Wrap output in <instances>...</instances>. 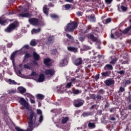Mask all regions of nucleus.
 Returning <instances> with one entry per match:
<instances>
[{
    "mask_svg": "<svg viewBox=\"0 0 131 131\" xmlns=\"http://www.w3.org/2000/svg\"><path fill=\"white\" fill-rule=\"evenodd\" d=\"M36 114L33 111H31L28 116V127L26 130L21 129L19 127H16L15 129L17 131H32L35 127L36 124Z\"/></svg>",
    "mask_w": 131,
    "mask_h": 131,
    "instance_id": "1",
    "label": "nucleus"
},
{
    "mask_svg": "<svg viewBox=\"0 0 131 131\" xmlns=\"http://www.w3.org/2000/svg\"><path fill=\"white\" fill-rule=\"evenodd\" d=\"M19 27V23L16 21L11 24H10L5 29V32H8V33H10L15 30L16 28Z\"/></svg>",
    "mask_w": 131,
    "mask_h": 131,
    "instance_id": "2",
    "label": "nucleus"
},
{
    "mask_svg": "<svg viewBox=\"0 0 131 131\" xmlns=\"http://www.w3.org/2000/svg\"><path fill=\"white\" fill-rule=\"evenodd\" d=\"M77 23L75 21H73L71 23L68 24L66 27V28L64 29L65 31H70V32H73L74 29L77 28Z\"/></svg>",
    "mask_w": 131,
    "mask_h": 131,
    "instance_id": "3",
    "label": "nucleus"
},
{
    "mask_svg": "<svg viewBox=\"0 0 131 131\" xmlns=\"http://www.w3.org/2000/svg\"><path fill=\"white\" fill-rule=\"evenodd\" d=\"M19 11L23 12V13L18 14V16L20 17L25 18H31V17H32V14L28 12V9L27 8H22V9H19Z\"/></svg>",
    "mask_w": 131,
    "mask_h": 131,
    "instance_id": "4",
    "label": "nucleus"
},
{
    "mask_svg": "<svg viewBox=\"0 0 131 131\" xmlns=\"http://www.w3.org/2000/svg\"><path fill=\"white\" fill-rule=\"evenodd\" d=\"M56 70L53 69H47L45 71V74L48 77H52L53 75H55Z\"/></svg>",
    "mask_w": 131,
    "mask_h": 131,
    "instance_id": "5",
    "label": "nucleus"
},
{
    "mask_svg": "<svg viewBox=\"0 0 131 131\" xmlns=\"http://www.w3.org/2000/svg\"><path fill=\"white\" fill-rule=\"evenodd\" d=\"M73 105L75 106V107L78 108L79 107H80L83 105V101L82 100L75 99L73 101Z\"/></svg>",
    "mask_w": 131,
    "mask_h": 131,
    "instance_id": "6",
    "label": "nucleus"
},
{
    "mask_svg": "<svg viewBox=\"0 0 131 131\" xmlns=\"http://www.w3.org/2000/svg\"><path fill=\"white\" fill-rule=\"evenodd\" d=\"M29 22L32 25H34V26H37L38 24H39V21L38 19L36 18H30L29 19Z\"/></svg>",
    "mask_w": 131,
    "mask_h": 131,
    "instance_id": "7",
    "label": "nucleus"
},
{
    "mask_svg": "<svg viewBox=\"0 0 131 131\" xmlns=\"http://www.w3.org/2000/svg\"><path fill=\"white\" fill-rule=\"evenodd\" d=\"M88 38L89 39H91L92 41H94V42H98V41H99L98 36H95L93 33H91L89 34Z\"/></svg>",
    "mask_w": 131,
    "mask_h": 131,
    "instance_id": "8",
    "label": "nucleus"
},
{
    "mask_svg": "<svg viewBox=\"0 0 131 131\" xmlns=\"http://www.w3.org/2000/svg\"><path fill=\"white\" fill-rule=\"evenodd\" d=\"M19 102L20 105H21L23 107H24V108H25L26 109H27L28 108V103L26 102V100H25V99L21 98Z\"/></svg>",
    "mask_w": 131,
    "mask_h": 131,
    "instance_id": "9",
    "label": "nucleus"
},
{
    "mask_svg": "<svg viewBox=\"0 0 131 131\" xmlns=\"http://www.w3.org/2000/svg\"><path fill=\"white\" fill-rule=\"evenodd\" d=\"M104 83L107 86H110V85H113V84L115 83V82L114 81V80H113V79L108 78L104 81Z\"/></svg>",
    "mask_w": 131,
    "mask_h": 131,
    "instance_id": "10",
    "label": "nucleus"
},
{
    "mask_svg": "<svg viewBox=\"0 0 131 131\" xmlns=\"http://www.w3.org/2000/svg\"><path fill=\"white\" fill-rule=\"evenodd\" d=\"M74 64L76 66L81 65V64H82V59L81 58H78L75 59Z\"/></svg>",
    "mask_w": 131,
    "mask_h": 131,
    "instance_id": "11",
    "label": "nucleus"
},
{
    "mask_svg": "<svg viewBox=\"0 0 131 131\" xmlns=\"http://www.w3.org/2000/svg\"><path fill=\"white\" fill-rule=\"evenodd\" d=\"M35 80H36L38 82H42L45 80V75L43 74H40L39 76V78L38 79H34Z\"/></svg>",
    "mask_w": 131,
    "mask_h": 131,
    "instance_id": "12",
    "label": "nucleus"
},
{
    "mask_svg": "<svg viewBox=\"0 0 131 131\" xmlns=\"http://www.w3.org/2000/svg\"><path fill=\"white\" fill-rule=\"evenodd\" d=\"M87 19H88L90 22H96V17L94 14H91L87 16Z\"/></svg>",
    "mask_w": 131,
    "mask_h": 131,
    "instance_id": "13",
    "label": "nucleus"
},
{
    "mask_svg": "<svg viewBox=\"0 0 131 131\" xmlns=\"http://www.w3.org/2000/svg\"><path fill=\"white\" fill-rule=\"evenodd\" d=\"M96 32H98V33H102L103 32V27L102 26H99L95 28L94 34L97 35V34H96Z\"/></svg>",
    "mask_w": 131,
    "mask_h": 131,
    "instance_id": "14",
    "label": "nucleus"
},
{
    "mask_svg": "<svg viewBox=\"0 0 131 131\" xmlns=\"http://www.w3.org/2000/svg\"><path fill=\"white\" fill-rule=\"evenodd\" d=\"M67 64H68V61H67V59H63L60 61L59 63V66L60 67H63V66H66V65H67Z\"/></svg>",
    "mask_w": 131,
    "mask_h": 131,
    "instance_id": "15",
    "label": "nucleus"
},
{
    "mask_svg": "<svg viewBox=\"0 0 131 131\" xmlns=\"http://www.w3.org/2000/svg\"><path fill=\"white\" fill-rule=\"evenodd\" d=\"M8 21V19H6V18H4V17H0V24L1 25H5V24H7Z\"/></svg>",
    "mask_w": 131,
    "mask_h": 131,
    "instance_id": "16",
    "label": "nucleus"
},
{
    "mask_svg": "<svg viewBox=\"0 0 131 131\" xmlns=\"http://www.w3.org/2000/svg\"><path fill=\"white\" fill-rule=\"evenodd\" d=\"M55 40V39L54 38V36H50L48 39V41L47 42V45H50V43H53L54 42V41Z\"/></svg>",
    "mask_w": 131,
    "mask_h": 131,
    "instance_id": "17",
    "label": "nucleus"
},
{
    "mask_svg": "<svg viewBox=\"0 0 131 131\" xmlns=\"http://www.w3.org/2000/svg\"><path fill=\"white\" fill-rule=\"evenodd\" d=\"M104 70H113V66L111 64H106L104 67Z\"/></svg>",
    "mask_w": 131,
    "mask_h": 131,
    "instance_id": "18",
    "label": "nucleus"
},
{
    "mask_svg": "<svg viewBox=\"0 0 131 131\" xmlns=\"http://www.w3.org/2000/svg\"><path fill=\"white\" fill-rule=\"evenodd\" d=\"M44 64L46 65V66H51L52 65L51 59L49 58L45 59L44 60Z\"/></svg>",
    "mask_w": 131,
    "mask_h": 131,
    "instance_id": "19",
    "label": "nucleus"
},
{
    "mask_svg": "<svg viewBox=\"0 0 131 131\" xmlns=\"http://www.w3.org/2000/svg\"><path fill=\"white\" fill-rule=\"evenodd\" d=\"M17 90L20 94H25V93H26V89L23 86L18 87Z\"/></svg>",
    "mask_w": 131,
    "mask_h": 131,
    "instance_id": "20",
    "label": "nucleus"
},
{
    "mask_svg": "<svg viewBox=\"0 0 131 131\" xmlns=\"http://www.w3.org/2000/svg\"><path fill=\"white\" fill-rule=\"evenodd\" d=\"M33 58L34 59H35V61H38L39 60V58L40 57L39 56V55L37 54L36 52H34L33 53Z\"/></svg>",
    "mask_w": 131,
    "mask_h": 131,
    "instance_id": "21",
    "label": "nucleus"
},
{
    "mask_svg": "<svg viewBox=\"0 0 131 131\" xmlns=\"http://www.w3.org/2000/svg\"><path fill=\"white\" fill-rule=\"evenodd\" d=\"M49 8H48V5H45L43 7V12L44 14H46V15H48L49 14Z\"/></svg>",
    "mask_w": 131,
    "mask_h": 131,
    "instance_id": "22",
    "label": "nucleus"
},
{
    "mask_svg": "<svg viewBox=\"0 0 131 131\" xmlns=\"http://www.w3.org/2000/svg\"><path fill=\"white\" fill-rule=\"evenodd\" d=\"M118 60V58L117 57H113V58H112V60L110 63L111 65H115Z\"/></svg>",
    "mask_w": 131,
    "mask_h": 131,
    "instance_id": "23",
    "label": "nucleus"
},
{
    "mask_svg": "<svg viewBox=\"0 0 131 131\" xmlns=\"http://www.w3.org/2000/svg\"><path fill=\"white\" fill-rule=\"evenodd\" d=\"M110 74H111V72L110 71H106L101 73V75L103 77H107L108 76H110Z\"/></svg>",
    "mask_w": 131,
    "mask_h": 131,
    "instance_id": "24",
    "label": "nucleus"
},
{
    "mask_svg": "<svg viewBox=\"0 0 131 131\" xmlns=\"http://www.w3.org/2000/svg\"><path fill=\"white\" fill-rule=\"evenodd\" d=\"M16 55H17V51H14L11 54L10 59L12 62H15V57H16Z\"/></svg>",
    "mask_w": 131,
    "mask_h": 131,
    "instance_id": "25",
    "label": "nucleus"
},
{
    "mask_svg": "<svg viewBox=\"0 0 131 131\" xmlns=\"http://www.w3.org/2000/svg\"><path fill=\"white\" fill-rule=\"evenodd\" d=\"M68 120H69V118L68 117H62L61 119V123L62 124H65Z\"/></svg>",
    "mask_w": 131,
    "mask_h": 131,
    "instance_id": "26",
    "label": "nucleus"
},
{
    "mask_svg": "<svg viewBox=\"0 0 131 131\" xmlns=\"http://www.w3.org/2000/svg\"><path fill=\"white\" fill-rule=\"evenodd\" d=\"M68 51H70L71 52H74V53H76V52H77V48L74 47H68Z\"/></svg>",
    "mask_w": 131,
    "mask_h": 131,
    "instance_id": "27",
    "label": "nucleus"
},
{
    "mask_svg": "<svg viewBox=\"0 0 131 131\" xmlns=\"http://www.w3.org/2000/svg\"><path fill=\"white\" fill-rule=\"evenodd\" d=\"M64 89V86H61L60 88H58L57 89V93L58 94H63L64 93V90H63Z\"/></svg>",
    "mask_w": 131,
    "mask_h": 131,
    "instance_id": "28",
    "label": "nucleus"
},
{
    "mask_svg": "<svg viewBox=\"0 0 131 131\" xmlns=\"http://www.w3.org/2000/svg\"><path fill=\"white\" fill-rule=\"evenodd\" d=\"M50 17H51V18H52V19H58L59 18V15H57L56 14H50Z\"/></svg>",
    "mask_w": 131,
    "mask_h": 131,
    "instance_id": "29",
    "label": "nucleus"
},
{
    "mask_svg": "<svg viewBox=\"0 0 131 131\" xmlns=\"http://www.w3.org/2000/svg\"><path fill=\"white\" fill-rule=\"evenodd\" d=\"M40 32V28H38V29H33L32 30V34H35V33H38V32Z\"/></svg>",
    "mask_w": 131,
    "mask_h": 131,
    "instance_id": "30",
    "label": "nucleus"
},
{
    "mask_svg": "<svg viewBox=\"0 0 131 131\" xmlns=\"http://www.w3.org/2000/svg\"><path fill=\"white\" fill-rule=\"evenodd\" d=\"M8 82L9 83V84H14V85L17 84V83L16 81H15V80H12L11 79H8Z\"/></svg>",
    "mask_w": 131,
    "mask_h": 131,
    "instance_id": "31",
    "label": "nucleus"
},
{
    "mask_svg": "<svg viewBox=\"0 0 131 131\" xmlns=\"http://www.w3.org/2000/svg\"><path fill=\"white\" fill-rule=\"evenodd\" d=\"M88 126L90 128H95V127H96V125L94 123L89 122L88 123Z\"/></svg>",
    "mask_w": 131,
    "mask_h": 131,
    "instance_id": "32",
    "label": "nucleus"
},
{
    "mask_svg": "<svg viewBox=\"0 0 131 131\" xmlns=\"http://www.w3.org/2000/svg\"><path fill=\"white\" fill-rule=\"evenodd\" d=\"M92 115V113L91 112H84L82 114V116L84 117H86L88 116H90Z\"/></svg>",
    "mask_w": 131,
    "mask_h": 131,
    "instance_id": "33",
    "label": "nucleus"
},
{
    "mask_svg": "<svg viewBox=\"0 0 131 131\" xmlns=\"http://www.w3.org/2000/svg\"><path fill=\"white\" fill-rule=\"evenodd\" d=\"M31 75L35 78H35H37L38 77V74H37L35 72H32Z\"/></svg>",
    "mask_w": 131,
    "mask_h": 131,
    "instance_id": "34",
    "label": "nucleus"
},
{
    "mask_svg": "<svg viewBox=\"0 0 131 131\" xmlns=\"http://www.w3.org/2000/svg\"><path fill=\"white\" fill-rule=\"evenodd\" d=\"M37 98L39 100H43V99L45 98V96L42 95V94H37Z\"/></svg>",
    "mask_w": 131,
    "mask_h": 131,
    "instance_id": "35",
    "label": "nucleus"
},
{
    "mask_svg": "<svg viewBox=\"0 0 131 131\" xmlns=\"http://www.w3.org/2000/svg\"><path fill=\"white\" fill-rule=\"evenodd\" d=\"M30 57H31V54L29 53H26L25 55V59H24V62L26 61V59H27V58H30Z\"/></svg>",
    "mask_w": 131,
    "mask_h": 131,
    "instance_id": "36",
    "label": "nucleus"
},
{
    "mask_svg": "<svg viewBox=\"0 0 131 131\" xmlns=\"http://www.w3.org/2000/svg\"><path fill=\"white\" fill-rule=\"evenodd\" d=\"M103 22L105 24H108V23H110L111 22V18H107L105 20H104Z\"/></svg>",
    "mask_w": 131,
    "mask_h": 131,
    "instance_id": "37",
    "label": "nucleus"
},
{
    "mask_svg": "<svg viewBox=\"0 0 131 131\" xmlns=\"http://www.w3.org/2000/svg\"><path fill=\"white\" fill-rule=\"evenodd\" d=\"M30 45L32 47L36 46V42H35V40H32L30 42Z\"/></svg>",
    "mask_w": 131,
    "mask_h": 131,
    "instance_id": "38",
    "label": "nucleus"
},
{
    "mask_svg": "<svg viewBox=\"0 0 131 131\" xmlns=\"http://www.w3.org/2000/svg\"><path fill=\"white\" fill-rule=\"evenodd\" d=\"M16 93V90H10L8 91V94L9 95H13V94H15Z\"/></svg>",
    "mask_w": 131,
    "mask_h": 131,
    "instance_id": "39",
    "label": "nucleus"
},
{
    "mask_svg": "<svg viewBox=\"0 0 131 131\" xmlns=\"http://www.w3.org/2000/svg\"><path fill=\"white\" fill-rule=\"evenodd\" d=\"M80 93H81V91H80L78 90H75L73 91V94H74V95H78V94H80Z\"/></svg>",
    "mask_w": 131,
    "mask_h": 131,
    "instance_id": "40",
    "label": "nucleus"
},
{
    "mask_svg": "<svg viewBox=\"0 0 131 131\" xmlns=\"http://www.w3.org/2000/svg\"><path fill=\"white\" fill-rule=\"evenodd\" d=\"M17 75L20 77H23V74L21 73V70H18L17 72Z\"/></svg>",
    "mask_w": 131,
    "mask_h": 131,
    "instance_id": "41",
    "label": "nucleus"
},
{
    "mask_svg": "<svg viewBox=\"0 0 131 131\" xmlns=\"http://www.w3.org/2000/svg\"><path fill=\"white\" fill-rule=\"evenodd\" d=\"M130 29H131V26H129V27H128L127 29H125L124 31V33H127V32H128V31H129V30H130Z\"/></svg>",
    "mask_w": 131,
    "mask_h": 131,
    "instance_id": "42",
    "label": "nucleus"
},
{
    "mask_svg": "<svg viewBox=\"0 0 131 131\" xmlns=\"http://www.w3.org/2000/svg\"><path fill=\"white\" fill-rule=\"evenodd\" d=\"M117 73L118 74H120L121 75H123L124 73H125V71L124 70L120 71L117 72Z\"/></svg>",
    "mask_w": 131,
    "mask_h": 131,
    "instance_id": "43",
    "label": "nucleus"
},
{
    "mask_svg": "<svg viewBox=\"0 0 131 131\" xmlns=\"http://www.w3.org/2000/svg\"><path fill=\"white\" fill-rule=\"evenodd\" d=\"M64 8L66 10H69L71 8V6L70 4H67L64 6Z\"/></svg>",
    "mask_w": 131,
    "mask_h": 131,
    "instance_id": "44",
    "label": "nucleus"
},
{
    "mask_svg": "<svg viewBox=\"0 0 131 131\" xmlns=\"http://www.w3.org/2000/svg\"><path fill=\"white\" fill-rule=\"evenodd\" d=\"M71 85H72V83H71V82H69L66 85V88H67V89H69V88H71Z\"/></svg>",
    "mask_w": 131,
    "mask_h": 131,
    "instance_id": "45",
    "label": "nucleus"
},
{
    "mask_svg": "<svg viewBox=\"0 0 131 131\" xmlns=\"http://www.w3.org/2000/svg\"><path fill=\"white\" fill-rule=\"evenodd\" d=\"M66 35L68 37V38H69V39H71L72 40H73V39H74V38H73V37H72V36H71V35H70L69 34H67Z\"/></svg>",
    "mask_w": 131,
    "mask_h": 131,
    "instance_id": "46",
    "label": "nucleus"
},
{
    "mask_svg": "<svg viewBox=\"0 0 131 131\" xmlns=\"http://www.w3.org/2000/svg\"><path fill=\"white\" fill-rule=\"evenodd\" d=\"M105 93V91L103 89H100L98 91V94H100V95H103V94Z\"/></svg>",
    "mask_w": 131,
    "mask_h": 131,
    "instance_id": "47",
    "label": "nucleus"
},
{
    "mask_svg": "<svg viewBox=\"0 0 131 131\" xmlns=\"http://www.w3.org/2000/svg\"><path fill=\"white\" fill-rule=\"evenodd\" d=\"M76 14H77V16H78V17H80L82 16V15L83 14V13L82 12L78 11V12H77Z\"/></svg>",
    "mask_w": 131,
    "mask_h": 131,
    "instance_id": "48",
    "label": "nucleus"
},
{
    "mask_svg": "<svg viewBox=\"0 0 131 131\" xmlns=\"http://www.w3.org/2000/svg\"><path fill=\"white\" fill-rule=\"evenodd\" d=\"M30 102L32 104H34L35 103V100H34V97H32L30 99Z\"/></svg>",
    "mask_w": 131,
    "mask_h": 131,
    "instance_id": "49",
    "label": "nucleus"
},
{
    "mask_svg": "<svg viewBox=\"0 0 131 131\" xmlns=\"http://www.w3.org/2000/svg\"><path fill=\"white\" fill-rule=\"evenodd\" d=\"M36 112L38 115H41V114H42V112H41L40 110H37Z\"/></svg>",
    "mask_w": 131,
    "mask_h": 131,
    "instance_id": "50",
    "label": "nucleus"
},
{
    "mask_svg": "<svg viewBox=\"0 0 131 131\" xmlns=\"http://www.w3.org/2000/svg\"><path fill=\"white\" fill-rule=\"evenodd\" d=\"M121 9L122 11H123V12H125V11H126V10H127V8H126L123 6H121Z\"/></svg>",
    "mask_w": 131,
    "mask_h": 131,
    "instance_id": "51",
    "label": "nucleus"
},
{
    "mask_svg": "<svg viewBox=\"0 0 131 131\" xmlns=\"http://www.w3.org/2000/svg\"><path fill=\"white\" fill-rule=\"evenodd\" d=\"M119 91L120 92V93H123V92H124L125 91V89H124V88L121 86L120 88Z\"/></svg>",
    "mask_w": 131,
    "mask_h": 131,
    "instance_id": "52",
    "label": "nucleus"
},
{
    "mask_svg": "<svg viewBox=\"0 0 131 131\" xmlns=\"http://www.w3.org/2000/svg\"><path fill=\"white\" fill-rule=\"evenodd\" d=\"M48 7H49V8H54V7H55V5L52 3H49L48 4Z\"/></svg>",
    "mask_w": 131,
    "mask_h": 131,
    "instance_id": "53",
    "label": "nucleus"
},
{
    "mask_svg": "<svg viewBox=\"0 0 131 131\" xmlns=\"http://www.w3.org/2000/svg\"><path fill=\"white\" fill-rule=\"evenodd\" d=\"M106 4H107L108 5H110V4H111L112 3V1L113 0H105Z\"/></svg>",
    "mask_w": 131,
    "mask_h": 131,
    "instance_id": "54",
    "label": "nucleus"
},
{
    "mask_svg": "<svg viewBox=\"0 0 131 131\" xmlns=\"http://www.w3.org/2000/svg\"><path fill=\"white\" fill-rule=\"evenodd\" d=\"M127 101L129 102L130 103L131 102V95H129L127 98Z\"/></svg>",
    "mask_w": 131,
    "mask_h": 131,
    "instance_id": "55",
    "label": "nucleus"
},
{
    "mask_svg": "<svg viewBox=\"0 0 131 131\" xmlns=\"http://www.w3.org/2000/svg\"><path fill=\"white\" fill-rule=\"evenodd\" d=\"M130 83H131V81L129 80H127L125 81V84H130Z\"/></svg>",
    "mask_w": 131,
    "mask_h": 131,
    "instance_id": "56",
    "label": "nucleus"
},
{
    "mask_svg": "<svg viewBox=\"0 0 131 131\" xmlns=\"http://www.w3.org/2000/svg\"><path fill=\"white\" fill-rule=\"evenodd\" d=\"M99 78H100V75L99 74L96 75L95 77V79H96V80H98Z\"/></svg>",
    "mask_w": 131,
    "mask_h": 131,
    "instance_id": "57",
    "label": "nucleus"
},
{
    "mask_svg": "<svg viewBox=\"0 0 131 131\" xmlns=\"http://www.w3.org/2000/svg\"><path fill=\"white\" fill-rule=\"evenodd\" d=\"M42 119H43V117H42V115H40L39 119V122H41V121H42Z\"/></svg>",
    "mask_w": 131,
    "mask_h": 131,
    "instance_id": "58",
    "label": "nucleus"
},
{
    "mask_svg": "<svg viewBox=\"0 0 131 131\" xmlns=\"http://www.w3.org/2000/svg\"><path fill=\"white\" fill-rule=\"evenodd\" d=\"M91 99H93V100H95L96 99V95L95 94H92L91 96Z\"/></svg>",
    "mask_w": 131,
    "mask_h": 131,
    "instance_id": "59",
    "label": "nucleus"
},
{
    "mask_svg": "<svg viewBox=\"0 0 131 131\" xmlns=\"http://www.w3.org/2000/svg\"><path fill=\"white\" fill-rule=\"evenodd\" d=\"M96 98L98 100H101V99H102V96H100V95H97Z\"/></svg>",
    "mask_w": 131,
    "mask_h": 131,
    "instance_id": "60",
    "label": "nucleus"
},
{
    "mask_svg": "<svg viewBox=\"0 0 131 131\" xmlns=\"http://www.w3.org/2000/svg\"><path fill=\"white\" fill-rule=\"evenodd\" d=\"M86 3H91V2H94L95 0H84Z\"/></svg>",
    "mask_w": 131,
    "mask_h": 131,
    "instance_id": "61",
    "label": "nucleus"
},
{
    "mask_svg": "<svg viewBox=\"0 0 131 131\" xmlns=\"http://www.w3.org/2000/svg\"><path fill=\"white\" fill-rule=\"evenodd\" d=\"M24 68H26L27 69H29L30 67L28 66V64H25L24 65Z\"/></svg>",
    "mask_w": 131,
    "mask_h": 131,
    "instance_id": "62",
    "label": "nucleus"
},
{
    "mask_svg": "<svg viewBox=\"0 0 131 131\" xmlns=\"http://www.w3.org/2000/svg\"><path fill=\"white\" fill-rule=\"evenodd\" d=\"M12 47V44L8 43L7 44V48H11Z\"/></svg>",
    "mask_w": 131,
    "mask_h": 131,
    "instance_id": "63",
    "label": "nucleus"
},
{
    "mask_svg": "<svg viewBox=\"0 0 131 131\" xmlns=\"http://www.w3.org/2000/svg\"><path fill=\"white\" fill-rule=\"evenodd\" d=\"M56 50H54L52 51V54L53 55H55V54H56Z\"/></svg>",
    "mask_w": 131,
    "mask_h": 131,
    "instance_id": "64",
    "label": "nucleus"
}]
</instances>
